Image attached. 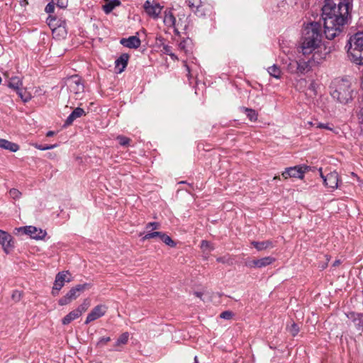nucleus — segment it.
I'll use <instances>...</instances> for the list:
<instances>
[{
  "instance_id": "f257e3e1",
  "label": "nucleus",
  "mask_w": 363,
  "mask_h": 363,
  "mask_svg": "<svg viewBox=\"0 0 363 363\" xmlns=\"http://www.w3.org/2000/svg\"><path fill=\"white\" fill-rule=\"evenodd\" d=\"M351 5L348 0H325L322 19L325 37L329 40L337 36L350 17Z\"/></svg>"
},
{
  "instance_id": "f03ea898",
  "label": "nucleus",
  "mask_w": 363,
  "mask_h": 363,
  "mask_svg": "<svg viewBox=\"0 0 363 363\" xmlns=\"http://www.w3.org/2000/svg\"><path fill=\"white\" fill-rule=\"evenodd\" d=\"M330 89L332 97L342 104H347L352 99L351 82L347 79H335Z\"/></svg>"
},
{
  "instance_id": "7ed1b4c3",
  "label": "nucleus",
  "mask_w": 363,
  "mask_h": 363,
  "mask_svg": "<svg viewBox=\"0 0 363 363\" xmlns=\"http://www.w3.org/2000/svg\"><path fill=\"white\" fill-rule=\"evenodd\" d=\"M348 44L347 52L350 60L357 65H363V32L352 36Z\"/></svg>"
},
{
  "instance_id": "20e7f679",
  "label": "nucleus",
  "mask_w": 363,
  "mask_h": 363,
  "mask_svg": "<svg viewBox=\"0 0 363 363\" xmlns=\"http://www.w3.org/2000/svg\"><path fill=\"white\" fill-rule=\"evenodd\" d=\"M326 53L320 54L315 52L313 54L311 58L306 61L305 60L300 59L298 60V74H303L309 72L311 67L320 63L323 59L325 57Z\"/></svg>"
},
{
  "instance_id": "39448f33",
  "label": "nucleus",
  "mask_w": 363,
  "mask_h": 363,
  "mask_svg": "<svg viewBox=\"0 0 363 363\" xmlns=\"http://www.w3.org/2000/svg\"><path fill=\"white\" fill-rule=\"evenodd\" d=\"M66 84L71 94L74 95V99H81L84 91V86L82 79L77 75L72 76L66 81Z\"/></svg>"
},
{
  "instance_id": "423d86ee",
  "label": "nucleus",
  "mask_w": 363,
  "mask_h": 363,
  "mask_svg": "<svg viewBox=\"0 0 363 363\" xmlns=\"http://www.w3.org/2000/svg\"><path fill=\"white\" fill-rule=\"evenodd\" d=\"M89 284H78L74 287L70 289V290L62 296L58 301L60 306H65L70 303L72 301L76 300L82 292L86 289H89Z\"/></svg>"
},
{
  "instance_id": "0eeeda50",
  "label": "nucleus",
  "mask_w": 363,
  "mask_h": 363,
  "mask_svg": "<svg viewBox=\"0 0 363 363\" xmlns=\"http://www.w3.org/2000/svg\"><path fill=\"white\" fill-rule=\"evenodd\" d=\"M302 38L313 39L319 38L322 40V28L321 25L318 22H312L307 24L303 30Z\"/></svg>"
},
{
  "instance_id": "6e6552de",
  "label": "nucleus",
  "mask_w": 363,
  "mask_h": 363,
  "mask_svg": "<svg viewBox=\"0 0 363 363\" xmlns=\"http://www.w3.org/2000/svg\"><path fill=\"white\" fill-rule=\"evenodd\" d=\"M320 43L321 41L319 38H316V40L302 38L301 46L302 53L304 55H310L313 52L315 53V52L319 53L318 50H315L320 48Z\"/></svg>"
},
{
  "instance_id": "1a4fd4ad",
  "label": "nucleus",
  "mask_w": 363,
  "mask_h": 363,
  "mask_svg": "<svg viewBox=\"0 0 363 363\" xmlns=\"http://www.w3.org/2000/svg\"><path fill=\"white\" fill-rule=\"evenodd\" d=\"M107 309L108 308L105 305H97L88 314L84 323L89 324V323L102 317L106 313Z\"/></svg>"
},
{
  "instance_id": "9d476101",
  "label": "nucleus",
  "mask_w": 363,
  "mask_h": 363,
  "mask_svg": "<svg viewBox=\"0 0 363 363\" xmlns=\"http://www.w3.org/2000/svg\"><path fill=\"white\" fill-rule=\"evenodd\" d=\"M69 274L67 271L59 272L55 277L54 286L52 288V294L57 295L58 291L63 287L65 282H69L70 280H66L67 275Z\"/></svg>"
},
{
  "instance_id": "9b49d317",
  "label": "nucleus",
  "mask_w": 363,
  "mask_h": 363,
  "mask_svg": "<svg viewBox=\"0 0 363 363\" xmlns=\"http://www.w3.org/2000/svg\"><path fill=\"white\" fill-rule=\"evenodd\" d=\"M274 260L275 259L272 257H265L261 259L248 261L245 264L250 268H262L271 264Z\"/></svg>"
},
{
  "instance_id": "f8f14e48",
  "label": "nucleus",
  "mask_w": 363,
  "mask_h": 363,
  "mask_svg": "<svg viewBox=\"0 0 363 363\" xmlns=\"http://www.w3.org/2000/svg\"><path fill=\"white\" fill-rule=\"evenodd\" d=\"M303 174L304 170H303V167H299V166H295L286 168L285 171L282 173V177L284 179H287L289 177L302 179Z\"/></svg>"
},
{
  "instance_id": "ddd939ff",
  "label": "nucleus",
  "mask_w": 363,
  "mask_h": 363,
  "mask_svg": "<svg viewBox=\"0 0 363 363\" xmlns=\"http://www.w3.org/2000/svg\"><path fill=\"white\" fill-rule=\"evenodd\" d=\"M24 232L26 234L29 235L32 238L36 240L43 239L46 235V232L45 230L31 225L25 227Z\"/></svg>"
},
{
  "instance_id": "4468645a",
  "label": "nucleus",
  "mask_w": 363,
  "mask_h": 363,
  "mask_svg": "<svg viewBox=\"0 0 363 363\" xmlns=\"http://www.w3.org/2000/svg\"><path fill=\"white\" fill-rule=\"evenodd\" d=\"M145 12L151 17L157 18L161 12L162 8L157 4H152L150 1H146L144 4Z\"/></svg>"
},
{
  "instance_id": "2eb2a0df",
  "label": "nucleus",
  "mask_w": 363,
  "mask_h": 363,
  "mask_svg": "<svg viewBox=\"0 0 363 363\" xmlns=\"http://www.w3.org/2000/svg\"><path fill=\"white\" fill-rule=\"evenodd\" d=\"M121 44L128 48H138L140 46L141 41L137 36H130L128 38H122Z\"/></svg>"
},
{
  "instance_id": "dca6fc26",
  "label": "nucleus",
  "mask_w": 363,
  "mask_h": 363,
  "mask_svg": "<svg viewBox=\"0 0 363 363\" xmlns=\"http://www.w3.org/2000/svg\"><path fill=\"white\" fill-rule=\"evenodd\" d=\"M324 184L325 186L335 189L337 187L338 184V174L336 172H332L328 174L324 178Z\"/></svg>"
},
{
  "instance_id": "f3484780",
  "label": "nucleus",
  "mask_w": 363,
  "mask_h": 363,
  "mask_svg": "<svg viewBox=\"0 0 363 363\" xmlns=\"http://www.w3.org/2000/svg\"><path fill=\"white\" fill-rule=\"evenodd\" d=\"M85 115V111L83 108L79 107L76 108L71 114L67 117L65 122V126H69L72 124V123L78 118L82 117Z\"/></svg>"
},
{
  "instance_id": "a211bd4d",
  "label": "nucleus",
  "mask_w": 363,
  "mask_h": 363,
  "mask_svg": "<svg viewBox=\"0 0 363 363\" xmlns=\"http://www.w3.org/2000/svg\"><path fill=\"white\" fill-rule=\"evenodd\" d=\"M189 8L199 16L204 15L203 10V4L201 0H187Z\"/></svg>"
},
{
  "instance_id": "6ab92c4d",
  "label": "nucleus",
  "mask_w": 363,
  "mask_h": 363,
  "mask_svg": "<svg viewBox=\"0 0 363 363\" xmlns=\"http://www.w3.org/2000/svg\"><path fill=\"white\" fill-rule=\"evenodd\" d=\"M11 236L8 233L5 231L0 233V244L6 253L9 252V249L11 247Z\"/></svg>"
},
{
  "instance_id": "aec40b11",
  "label": "nucleus",
  "mask_w": 363,
  "mask_h": 363,
  "mask_svg": "<svg viewBox=\"0 0 363 363\" xmlns=\"http://www.w3.org/2000/svg\"><path fill=\"white\" fill-rule=\"evenodd\" d=\"M0 148L9 150L15 152L18 150L19 146L16 143L10 142L5 139H0Z\"/></svg>"
},
{
  "instance_id": "412c9836",
  "label": "nucleus",
  "mask_w": 363,
  "mask_h": 363,
  "mask_svg": "<svg viewBox=\"0 0 363 363\" xmlns=\"http://www.w3.org/2000/svg\"><path fill=\"white\" fill-rule=\"evenodd\" d=\"M129 55L128 54H123L116 60V67L118 68L120 73L126 67Z\"/></svg>"
},
{
  "instance_id": "4be33fe9",
  "label": "nucleus",
  "mask_w": 363,
  "mask_h": 363,
  "mask_svg": "<svg viewBox=\"0 0 363 363\" xmlns=\"http://www.w3.org/2000/svg\"><path fill=\"white\" fill-rule=\"evenodd\" d=\"M252 245L259 251L266 250L267 248L273 247V243L270 240H265L262 242L253 241Z\"/></svg>"
},
{
  "instance_id": "5701e85b",
  "label": "nucleus",
  "mask_w": 363,
  "mask_h": 363,
  "mask_svg": "<svg viewBox=\"0 0 363 363\" xmlns=\"http://www.w3.org/2000/svg\"><path fill=\"white\" fill-rule=\"evenodd\" d=\"M8 86L9 87L18 91L19 90H21L20 87L22 86V82L19 77H12L9 78L8 81Z\"/></svg>"
},
{
  "instance_id": "b1692460",
  "label": "nucleus",
  "mask_w": 363,
  "mask_h": 363,
  "mask_svg": "<svg viewBox=\"0 0 363 363\" xmlns=\"http://www.w3.org/2000/svg\"><path fill=\"white\" fill-rule=\"evenodd\" d=\"M81 315L76 311L74 310L71 312H69L67 315H65L62 322L63 325H68L69 324L72 320L78 318L80 317Z\"/></svg>"
},
{
  "instance_id": "393cba45",
  "label": "nucleus",
  "mask_w": 363,
  "mask_h": 363,
  "mask_svg": "<svg viewBox=\"0 0 363 363\" xmlns=\"http://www.w3.org/2000/svg\"><path fill=\"white\" fill-rule=\"evenodd\" d=\"M121 2L119 0H112L111 1H108L107 4L103 6V10L106 13L108 14L111 13L116 6H119Z\"/></svg>"
},
{
  "instance_id": "a878e982",
  "label": "nucleus",
  "mask_w": 363,
  "mask_h": 363,
  "mask_svg": "<svg viewBox=\"0 0 363 363\" xmlns=\"http://www.w3.org/2000/svg\"><path fill=\"white\" fill-rule=\"evenodd\" d=\"M267 72L270 76H272L276 79L281 78V71L280 68L276 65H274L269 67L267 69Z\"/></svg>"
},
{
  "instance_id": "bb28decb",
  "label": "nucleus",
  "mask_w": 363,
  "mask_h": 363,
  "mask_svg": "<svg viewBox=\"0 0 363 363\" xmlns=\"http://www.w3.org/2000/svg\"><path fill=\"white\" fill-rule=\"evenodd\" d=\"M163 233L162 232H151V230H147V233L142 238V241H145L146 240H150L152 238H161Z\"/></svg>"
},
{
  "instance_id": "cd10ccee",
  "label": "nucleus",
  "mask_w": 363,
  "mask_h": 363,
  "mask_svg": "<svg viewBox=\"0 0 363 363\" xmlns=\"http://www.w3.org/2000/svg\"><path fill=\"white\" fill-rule=\"evenodd\" d=\"M91 301L89 298L84 300L83 303L78 306L75 310L82 315L90 306Z\"/></svg>"
},
{
  "instance_id": "c85d7f7f",
  "label": "nucleus",
  "mask_w": 363,
  "mask_h": 363,
  "mask_svg": "<svg viewBox=\"0 0 363 363\" xmlns=\"http://www.w3.org/2000/svg\"><path fill=\"white\" fill-rule=\"evenodd\" d=\"M308 124L314 127L315 128H320V129H326V130H333L331 127L328 125V123H322L318 122L317 120H315L314 121L308 122Z\"/></svg>"
},
{
  "instance_id": "c756f323",
  "label": "nucleus",
  "mask_w": 363,
  "mask_h": 363,
  "mask_svg": "<svg viewBox=\"0 0 363 363\" xmlns=\"http://www.w3.org/2000/svg\"><path fill=\"white\" fill-rule=\"evenodd\" d=\"M129 338V333L128 332L122 333L118 338L115 346L118 347L121 345H125L128 342Z\"/></svg>"
},
{
  "instance_id": "7c9ffc66",
  "label": "nucleus",
  "mask_w": 363,
  "mask_h": 363,
  "mask_svg": "<svg viewBox=\"0 0 363 363\" xmlns=\"http://www.w3.org/2000/svg\"><path fill=\"white\" fill-rule=\"evenodd\" d=\"M162 51L163 53L169 55L173 60H178L177 55L172 52V48L171 46L168 45H164L162 46Z\"/></svg>"
},
{
  "instance_id": "2f4dec72",
  "label": "nucleus",
  "mask_w": 363,
  "mask_h": 363,
  "mask_svg": "<svg viewBox=\"0 0 363 363\" xmlns=\"http://www.w3.org/2000/svg\"><path fill=\"white\" fill-rule=\"evenodd\" d=\"M176 22V19L172 13H168L165 14L164 18V23L168 26H174Z\"/></svg>"
},
{
  "instance_id": "473e14b6",
  "label": "nucleus",
  "mask_w": 363,
  "mask_h": 363,
  "mask_svg": "<svg viewBox=\"0 0 363 363\" xmlns=\"http://www.w3.org/2000/svg\"><path fill=\"white\" fill-rule=\"evenodd\" d=\"M298 60L291 61L287 65V70L291 74H298Z\"/></svg>"
},
{
  "instance_id": "72a5a7b5",
  "label": "nucleus",
  "mask_w": 363,
  "mask_h": 363,
  "mask_svg": "<svg viewBox=\"0 0 363 363\" xmlns=\"http://www.w3.org/2000/svg\"><path fill=\"white\" fill-rule=\"evenodd\" d=\"M160 240L165 243L167 245L170 246L172 247L176 246V243L174 241L172 240V239L167 235V234L164 233L162 234Z\"/></svg>"
},
{
  "instance_id": "f704fd0d",
  "label": "nucleus",
  "mask_w": 363,
  "mask_h": 363,
  "mask_svg": "<svg viewBox=\"0 0 363 363\" xmlns=\"http://www.w3.org/2000/svg\"><path fill=\"white\" fill-rule=\"evenodd\" d=\"M243 109H244L245 112L246 113L247 118L251 121H257V113L255 112V110H252V109H250V108H244Z\"/></svg>"
},
{
  "instance_id": "c9c22d12",
  "label": "nucleus",
  "mask_w": 363,
  "mask_h": 363,
  "mask_svg": "<svg viewBox=\"0 0 363 363\" xmlns=\"http://www.w3.org/2000/svg\"><path fill=\"white\" fill-rule=\"evenodd\" d=\"M201 248L203 250V253H206V254L210 252L213 249L211 244L206 240H203L201 242Z\"/></svg>"
},
{
  "instance_id": "e433bc0d",
  "label": "nucleus",
  "mask_w": 363,
  "mask_h": 363,
  "mask_svg": "<svg viewBox=\"0 0 363 363\" xmlns=\"http://www.w3.org/2000/svg\"><path fill=\"white\" fill-rule=\"evenodd\" d=\"M160 228V224L157 222H150L148 223L145 226L146 230H151V232L154 230H158Z\"/></svg>"
},
{
  "instance_id": "4c0bfd02",
  "label": "nucleus",
  "mask_w": 363,
  "mask_h": 363,
  "mask_svg": "<svg viewBox=\"0 0 363 363\" xmlns=\"http://www.w3.org/2000/svg\"><path fill=\"white\" fill-rule=\"evenodd\" d=\"M117 140L118 141L119 144L122 146H128L130 142V138L123 135L118 136Z\"/></svg>"
},
{
  "instance_id": "58836bf2",
  "label": "nucleus",
  "mask_w": 363,
  "mask_h": 363,
  "mask_svg": "<svg viewBox=\"0 0 363 363\" xmlns=\"http://www.w3.org/2000/svg\"><path fill=\"white\" fill-rule=\"evenodd\" d=\"M33 146L40 150H51L56 147H57V144L50 145H38V144H34Z\"/></svg>"
},
{
  "instance_id": "ea45409f",
  "label": "nucleus",
  "mask_w": 363,
  "mask_h": 363,
  "mask_svg": "<svg viewBox=\"0 0 363 363\" xmlns=\"http://www.w3.org/2000/svg\"><path fill=\"white\" fill-rule=\"evenodd\" d=\"M9 195L13 199H18L21 196V192L16 189H11L9 191Z\"/></svg>"
},
{
  "instance_id": "a19ab883",
  "label": "nucleus",
  "mask_w": 363,
  "mask_h": 363,
  "mask_svg": "<svg viewBox=\"0 0 363 363\" xmlns=\"http://www.w3.org/2000/svg\"><path fill=\"white\" fill-rule=\"evenodd\" d=\"M289 331L293 336H296L299 332V328L296 323L291 324V325L289 328Z\"/></svg>"
},
{
  "instance_id": "79ce46f5",
  "label": "nucleus",
  "mask_w": 363,
  "mask_h": 363,
  "mask_svg": "<svg viewBox=\"0 0 363 363\" xmlns=\"http://www.w3.org/2000/svg\"><path fill=\"white\" fill-rule=\"evenodd\" d=\"M233 314L231 311H225L220 314V317L223 319L229 320L233 317Z\"/></svg>"
},
{
  "instance_id": "37998d69",
  "label": "nucleus",
  "mask_w": 363,
  "mask_h": 363,
  "mask_svg": "<svg viewBox=\"0 0 363 363\" xmlns=\"http://www.w3.org/2000/svg\"><path fill=\"white\" fill-rule=\"evenodd\" d=\"M21 296H22L21 292L18 290H16V291H13L11 298L15 301H20Z\"/></svg>"
},
{
  "instance_id": "c03bdc74",
  "label": "nucleus",
  "mask_w": 363,
  "mask_h": 363,
  "mask_svg": "<svg viewBox=\"0 0 363 363\" xmlns=\"http://www.w3.org/2000/svg\"><path fill=\"white\" fill-rule=\"evenodd\" d=\"M111 341V337H101L97 342L98 347H102L103 345H106L107 342Z\"/></svg>"
},
{
  "instance_id": "a18cd8bd",
  "label": "nucleus",
  "mask_w": 363,
  "mask_h": 363,
  "mask_svg": "<svg viewBox=\"0 0 363 363\" xmlns=\"http://www.w3.org/2000/svg\"><path fill=\"white\" fill-rule=\"evenodd\" d=\"M55 10V6L53 3H49L45 6V11L48 13H53Z\"/></svg>"
},
{
  "instance_id": "49530a36",
  "label": "nucleus",
  "mask_w": 363,
  "mask_h": 363,
  "mask_svg": "<svg viewBox=\"0 0 363 363\" xmlns=\"http://www.w3.org/2000/svg\"><path fill=\"white\" fill-rule=\"evenodd\" d=\"M18 94L19 95V96L21 97V99L24 101V102H27L30 99V97L29 95H23L22 94V91L21 90H19L18 91H17Z\"/></svg>"
},
{
  "instance_id": "de8ad7c7",
  "label": "nucleus",
  "mask_w": 363,
  "mask_h": 363,
  "mask_svg": "<svg viewBox=\"0 0 363 363\" xmlns=\"http://www.w3.org/2000/svg\"><path fill=\"white\" fill-rule=\"evenodd\" d=\"M359 127L361 131L363 133V108L361 111L360 117H359Z\"/></svg>"
},
{
  "instance_id": "09e8293b",
  "label": "nucleus",
  "mask_w": 363,
  "mask_h": 363,
  "mask_svg": "<svg viewBox=\"0 0 363 363\" xmlns=\"http://www.w3.org/2000/svg\"><path fill=\"white\" fill-rule=\"evenodd\" d=\"M179 49L186 52V40H183L179 44Z\"/></svg>"
},
{
  "instance_id": "8fccbe9b",
  "label": "nucleus",
  "mask_w": 363,
  "mask_h": 363,
  "mask_svg": "<svg viewBox=\"0 0 363 363\" xmlns=\"http://www.w3.org/2000/svg\"><path fill=\"white\" fill-rule=\"evenodd\" d=\"M216 260L218 262L226 263L228 262L229 259H226L225 257H218Z\"/></svg>"
},
{
  "instance_id": "3c124183",
  "label": "nucleus",
  "mask_w": 363,
  "mask_h": 363,
  "mask_svg": "<svg viewBox=\"0 0 363 363\" xmlns=\"http://www.w3.org/2000/svg\"><path fill=\"white\" fill-rule=\"evenodd\" d=\"M57 5L60 8H65L67 6L66 4H64L62 1L60 0L57 1Z\"/></svg>"
},
{
  "instance_id": "603ef678",
  "label": "nucleus",
  "mask_w": 363,
  "mask_h": 363,
  "mask_svg": "<svg viewBox=\"0 0 363 363\" xmlns=\"http://www.w3.org/2000/svg\"><path fill=\"white\" fill-rule=\"evenodd\" d=\"M299 167H303V170H304V173L308 172L310 169V167L303 165V166H299Z\"/></svg>"
},
{
  "instance_id": "864d4df0",
  "label": "nucleus",
  "mask_w": 363,
  "mask_h": 363,
  "mask_svg": "<svg viewBox=\"0 0 363 363\" xmlns=\"http://www.w3.org/2000/svg\"><path fill=\"white\" fill-rule=\"evenodd\" d=\"M55 135V132L54 131H48L46 134V136L47 137H52Z\"/></svg>"
},
{
  "instance_id": "5fc2aeb1",
  "label": "nucleus",
  "mask_w": 363,
  "mask_h": 363,
  "mask_svg": "<svg viewBox=\"0 0 363 363\" xmlns=\"http://www.w3.org/2000/svg\"><path fill=\"white\" fill-rule=\"evenodd\" d=\"M194 294H195L197 297H199V298H201V296H202V293H201V292H198V291H196V292H195V293H194Z\"/></svg>"
},
{
  "instance_id": "6e6d98bb",
  "label": "nucleus",
  "mask_w": 363,
  "mask_h": 363,
  "mask_svg": "<svg viewBox=\"0 0 363 363\" xmlns=\"http://www.w3.org/2000/svg\"><path fill=\"white\" fill-rule=\"evenodd\" d=\"M340 264V260H335L333 263V266L334 267H336V266H338L339 264Z\"/></svg>"
},
{
  "instance_id": "4d7b16f0",
  "label": "nucleus",
  "mask_w": 363,
  "mask_h": 363,
  "mask_svg": "<svg viewBox=\"0 0 363 363\" xmlns=\"http://www.w3.org/2000/svg\"><path fill=\"white\" fill-rule=\"evenodd\" d=\"M319 172H320V177L323 178V179L324 180V178H325V176H324L323 174V172H322V168H320L319 169Z\"/></svg>"
},
{
  "instance_id": "13d9d810",
  "label": "nucleus",
  "mask_w": 363,
  "mask_h": 363,
  "mask_svg": "<svg viewBox=\"0 0 363 363\" xmlns=\"http://www.w3.org/2000/svg\"><path fill=\"white\" fill-rule=\"evenodd\" d=\"M194 363H199V360H198L197 356L194 357Z\"/></svg>"
},
{
  "instance_id": "bf43d9fd",
  "label": "nucleus",
  "mask_w": 363,
  "mask_h": 363,
  "mask_svg": "<svg viewBox=\"0 0 363 363\" xmlns=\"http://www.w3.org/2000/svg\"><path fill=\"white\" fill-rule=\"evenodd\" d=\"M274 179H279V176H278V177H277V176H275V177H274Z\"/></svg>"
},
{
  "instance_id": "052dcab7",
  "label": "nucleus",
  "mask_w": 363,
  "mask_h": 363,
  "mask_svg": "<svg viewBox=\"0 0 363 363\" xmlns=\"http://www.w3.org/2000/svg\"><path fill=\"white\" fill-rule=\"evenodd\" d=\"M3 230H0V233H1Z\"/></svg>"
}]
</instances>
